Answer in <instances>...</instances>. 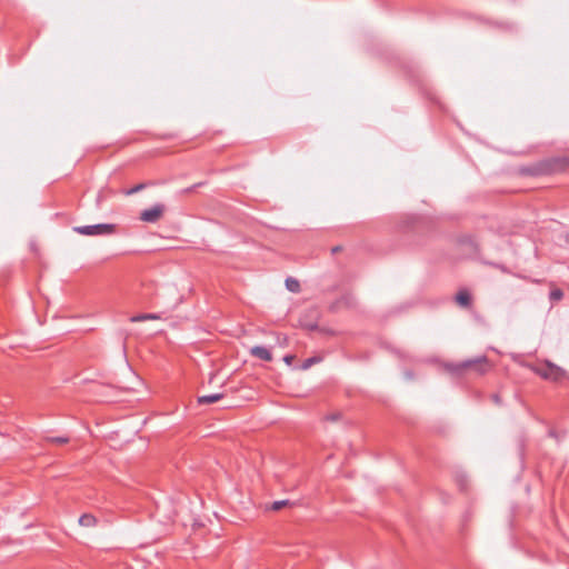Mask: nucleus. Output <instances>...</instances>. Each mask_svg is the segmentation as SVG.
I'll return each mask as SVG.
<instances>
[{"mask_svg": "<svg viewBox=\"0 0 569 569\" xmlns=\"http://www.w3.org/2000/svg\"><path fill=\"white\" fill-rule=\"evenodd\" d=\"M46 440L49 442H52V443L63 445L69 441V438H67V437H48Z\"/></svg>", "mask_w": 569, "mask_h": 569, "instance_id": "ddd939ff", "label": "nucleus"}, {"mask_svg": "<svg viewBox=\"0 0 569 569\" xmlns=\"http://www.w3.org/2000/svg\"><path fill=\"white\" fill-rule=\"evenodd\" d=\"M455 300L460 307L469 308L471 306V296L466 289L459 290Z\"/></svg>", "mask_w": 569, "mask_h": 569, "instance_id": "423d86ee", "label": "nucleus"}, {"mask_svg": "<svg viewBox=\"0 0 569 569\" xmlns=\"http://www.w3.org/2000/svg\"><path fill=\"white\" fill-rule=\"evenodd\" d=\"M291 502L289 500H278V501H273L269 509L273 510V511H279L281 510L283 507H287V506H290Z\"/></svg>", "mask_w": 569, "mask_h": 569, "instance_id": "9b49d317", "label": "nucleus"}, {"mask_svg": "<svg viewBox=\"0 0 569 569\" xmlns=\"http://www.w3.org/2000/svg\"><path fill=\"white\" fill-rule=\"evenodd\" d=\"M286 288L291 291V292H299L300 291V283L297 279L295 278H287L286 279Z\"/></svg>", "mask_w": 569, "mask_h": 569, "instance_id": "9d476101", "label": "nucleus"}, {"mask_svg": "<svg viewBox=\"0 0 569 569\" xmlns=\"http://www.w3.org/2000/svg\"><path fill=\"white\" fill-rule=\"evenodd\" d=\"M493 400H495L496 402H498V401H499V397H498L497 395H495V396H493Z\"/></svg>", "mask_w": 569, "mask_h": 569, "instance_id": "aec40b11", "label": "nucleus"}, {"mask_svg": "<svg viewBox=\"0 0 569 569\" xmlns=\"http://www.w3.org/2000/svg\"><path fill=\"white\" fill-rule=\"evenodd\" d=\"M223 393H213L209 396H200L198 397V403L199 405H209L219 401L222 399Z\"/></svg>", "mask_w": 569, "mask_h": 569, "instance_id": "0eeeda50", "label": "nucleus"}, {"mask_svg": "<svg viewBox=\"0 0 569 569\" xmlns=\"http://www.w3.org/2000/svg\"><path fill=\"white\" fill-rule=\"evenodd\" d=\"M446 370L452 375L460 376L466 371H473L477 375H483L490 368L487 357L481 356L475 359H468L458 363H447Z\"/></svg>", "mask_w": 569, "mask_h": 569, "instance_id": "f257e3e1", "label": "nucleus"}, {"mask_svg": "<svg viewBox=\"0 0 569 569\" xmlns=\"http://www.w3.org/2000/svg\"><path fill=\"white\" fill-rule=\"evenodd\" d=\"M250 353L253 357H257V358H259L261 360H264V361H271L272 360L271 352L266 347H262V346H254V347H252L251 350H250Z\"/></svg>", "mask_w": 569, "mask_h": 569, "instance_id": "39448f33", "label": "nucleus"}, {"mask_svg": "<svg viewBox=\"0 0 569 569\" xmlns=\"http://www.w3.org/2000/svg\"><path fill=\"white\" fill-rule=\"evenodd\" d=\"M73 231L82 236H106L112 234L116 231V226L112 223H98L91 226L73 227Z\"/></svg>", "mask_w": 569, "mask_h": 569, "instance_id": "7ed1b4c3", "label": "nucleus"}, {"mask_svg": "<svg viewBox=\"0 0 569 569\" xmlns=\"http://www.w3.org/2000/svg\"><path fill=\"white\" fill-rule=\"evenodd\" d=\"M146 188V184L144 183H139L137 186H134L133 188L129 189L126 191V194L127 196H131V194H134L141 190H143Z\"/></svg>", "mask_w": 569, "mask_h": 569, "instance_id": "4468645a", "label": "nucleus"}, {"mask_svg": "<svg viewBox=\"0 0 569 569\" xmlns=\"http://www.w3.org/2000/svg\"><path fill=\"white\" fill-rule=\"evenodd\" d=\"M307 329L308 330H316V329H318V326L316 323H310V325L307 326Z\"/></svg>", "mask_w": 569, "mask_h": 569, "instance_id": "a211bd4d", "label": "nucleus"}, {"mask_svg": "<svg viewBox=\"0 0 569 569\" xmlns=\"http://www.w3.org/2000/svg\"><path fill=\"white\" fill-rule=\"evenodd\" d=\"M318 361L317 358H308L303 365H302V369H308L310 368L313 363H316Z\"/></svg>", "mask_w": 569, "mask_h": 569, "instance_id": "2eb2a0df", "label": "nucleus"}, {"mask_svg": "<svg viewBox=\"0 0 569 569\" xmlns=\"http://www.w3.org/2000/svg\"><path fill=\"white\" fill-rule=\"evenodd\" d=\"M97 522V519L94 516L90 513H84L79 518V523L82 527H93Z\"/></svg>", "mask_w": 569, "mask_h": 569, "instance_id": "1a4fd4ad", "label": "nucleus"}, {"mask_svg": "<svg viewBox=\"0 0 569 569\" xmlns=\"http://www.w3.org/2000/svg\"><path fill=\"white\" fill-rule=\"evenodd\" d=\"M338 418H339L338 415H332V416L328 417V419L333 420V421L337 420Z\"/></svg>", "mask_w": 569, "mask_h": 569, "instance_id": "6ab92c4d", "label": "nucleus"}, {"mask_svg": "<svg viewBox=\"0 0 569 569\" xmlns=\"http://www.w3.org/2000/svg\"><path fill=\"white\" fill-rule=\"evenodd\" d=\"M339 250V247H336L332 249L333 252H337Z\"/></svg>", "mask_w": 569, "mask_h": 569, "instance_id": "412c9836", "label": "nucleus"}, {"mask_svg": "<svg viewBox=\"0 0 569 569\" xmlns=\"http://www.w3.org/2000/svg\"><path fill=\"white\" fill-rule=\"evenodd\" d=\"M166 211V206L162 203H156L154 206L144 209L140 213V220L148 223H154L159 221Z\"/></svg>", "mask_w": 569, "mask_h": 569, "instance_id": "20e7f679", "label": "nucleus"}, {"mask_svg": "<svg viewBox=\"0 0 569 569\" xmlns=\"http://www.w3.org/2000/svg\"><path fill=\"white\" fill-rule=\"evenodd\" d=\"M533 371L541 378L553 382L560 381L566 377V371L550 361H546L543 365L535 367Z\"/></svg>", "mask_w": 569, "mask_h": 569, "instance_id": "f03ea898", "label": "nucleus"}, {"mask_svg": "<svg viewBox=\"0 0 569 569\" xmlns=\"http://www.w3.org/2000/svg\"><path fill=\"white\" fill-rule=\"evenodd\" d=\"M549 297H550L551 301H559L562 299L563 292L560 289H553V290H551Z\"/></svg>", "mask_w": 569, "mask_h": 569, "instance_id": "f8f14e48", "label": "nucleus"}, {"mask_svg": "<svg viewBox=\"0 0 569 569\" xmlns=\"http://www.w3.org/2000/svg\"><path fill=\"white\" fill-rule=\"evenodd\" d=\"M197 186H198V184H194V186H192V187H189V188H187V189L182 190V192H183V193H189V192H191V191H192Z\"/></svg>", "mask_w": 569, "mask_h": 569, "instance_id": "f3484780", "label": "nucleus"}, {"mask_svg": "<svg viewBox=\"0 0 569 569\" xmlns=\"http://www.w3.org/2000/svg\"><path fill=\"white\" fill-rule=\"evenodd\" d=\"M161 317L159 313H142L138 316H133L130 320L132 322H140L146 320H159Z\"/></svg>", "mask_w": 569, "mask_h": 569, "instance_id": "6e6552de", "label": "nucleus"}, {"mask_svg": "<svg viewBox=\"0 0 569 569\" xmlns=\"http://www.w3.org/2000/svg\"><path fill=\"white\" fill-rule=\"evenodd\" d=\"M293 359L295 357L292 355H287L283 357V361L289 366L292 363Z\"/></svg>", "mask_w": 569, "mask_h": 569, "instance_id": "dca6fc26", "label": "nucleus"}]
</instances>
